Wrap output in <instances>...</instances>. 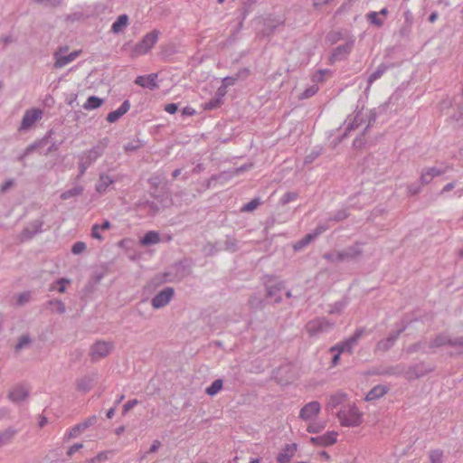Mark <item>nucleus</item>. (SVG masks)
<instances>
[{
  "instance_id": "1",
  "label": "nucleus",
  "mask_w": 463,
  "mask_h": 463,
  "mask_svg": "<svg viewBox=\"0 0 463 463\" xmlns=\"http://www.w3.org/2000/svg\"><path fill=\"white\" fill-rule=\"evenodd\" d=\"M336 416L343 426L356 427L362 423V413L354 404L341 409Z\"/></svg>"
},
{
  "instance_id": "2",
  "label": "nucleus",
  "mask_w": 463,
  "mask_h": 463,
  "mask_svg": "<svg viewBox=\"0 0 463 463\" xmlns=\"http://www.w3.org/2000/svg\"><path fill=\"white\" fill-rule=\"evenodd\" d=\"M160 32L156 29L147 33L140 42L132 49V56H139L147 53L156 43Z\"/></svg>"
},
{
  "instance_id": "3",
  "label": "nucleus",
  "mask_w": 463,
  "mask_h": 463,
  "mask_svg": "<svg viewBox=\"0 0 463 463\" xmlns=\"http://www.w3.org/2000/svg\"><path fill=\"white\" fill-rule=\"evenodd\" d=\"M109 138L104 137L100 139L96 146H94L90 150L83 152L81 155L79 156L80 159H83L84 162L88 163L89 165H90L92 163H94L99 156H102L105 149L107 148L109 145Z\"/></svg>"
},
{
  "instance_id": "4",
  "label": "nucleus",
  "mask_w": 463,
  "mask_h": 463,
  "mask_svg": "<svg viewBox=\"0 0 463 463\" xmlns=\"http://www.w3.org/2000/svg\"><path fill=\"white\" fill-rule=\"evenodd\" d=\"M365 334V329L364 327L357 328L354 335H351L348 339L345 341L337 344L334 346H332L329 351L331 353L334 352H339L344 353L347 352L349 354L353 353V347L357 344L358 340Z\"/></svg>"
},
{
  "instance_id": "5",
  "label": "nucleus",
  "mask_w": 463,
  "mask_h": 463,
  "mask_svg": "<svg viewBox=\"0 0 463 463\" xmlns=\"http://www.w3.org/2000/svg\"><path fill=\"white\" fill-rule=\"evenodd\" d=\"M272 278L267 276L264 281L266 288V298H273L274 303L279 304L282 301L280 292L284 289V282L279 281L274 284L271 283Z\"/></svg>"
},
{
  "instance_id": "6",
  "label": "nucleus",
  "mask_w": 463,
  "mask_h": 463,
  "mask_svg": "<svg viewBox=\"0 0 463 463\" xmlns=\"http://www.w3.org/2000/svg\"><path fill=\"white\" fill-rule=\"evenodd\" d=\"M334 323H330L326 318H317L309 321L306 325V330L310 336L317 335L318 334L326 332L328 329L332 328Z\"/></svg>"
},
{
  "instance_id": "7",
  "label": "nucleus",
  "mask_w": 463,
  "mask_h": 463,
  "mask_svg": "<svg viewBox=\"0 0 463 463\" xmlns=\"http://www.w3.org/2000/svg\"><path fill=\"white\" fill-rule=\"evenodd\" d=\"M431 371L432 368L428 367L424 362H420L418 364L410 365L409 367L405 366L404 377L411 382L415 379L423 377Z\"/></svg>"
},
{
  "instance_id": "8",
  "label": "nucleus",
  "mask_w": 463,
  "mask_h": 463,
  "mask_svg": "<svg viewBox=\"0 0 463 463\" xmlns=\"http://www.w3.org/2000/svg\"><path fill=\"white\" fill-rule=\"evenodd\" d=\"M113 345L106 341H98L90 346V355L92 362L106 357L112 350Z\"/></svg>"
},
{
  "instance_id": "9",
  "label": "nucleus",
  "mask_w": 463,
  "mask_h": 463,
  "mask_svg": "<svg viewBox=\"0 0 463 463\" xmlns=\"http://www.w3.org/2000/svg\"><path fill=\"white\" fill-rule=\"evenodd\" d=\"M175 295V290L171 287L165 288L159 291L152 299L151 305L154 308H161L166 306Z\"/></svg>"
},
{
  "instance_id": "10",
  "label": "nucleus",
  "mask_w": 463,
  "mask_h": 463,
  "mask_svg": "<svg viewBox=\"0 0 463 463\" xmlns=\"http://www.w3.org/2000/svg\"><path fill=\"white\" fill-rule=\"evenodd\" d=\"M42 116L43 111L40 109H32L26 110L23 116L19 131L28 130L34 125L37 120L42 118Z\"/></svg>"
},
{
  "instance_id": "11",
  "label": "nucleus",
  "mask_w": 463,
  "mask_h": 463,
  "mask_svg": "<svg viewBox=\"0 0 463 463\" xmlns=\"http://www.w3.org/2000/svg\"><path fill=\"white\" fill-rule=\"evenodd\" d=\"M405 329L406 326H403L399 330L391 332L387 338L378 341L375 345V352L380 351L384 353L389 351L394 345L396 340Z\"/></svg>"
},
{
  "instance_id": "12",
  "label": "nucleus",
  "mask_w": 463,
  "mask_h": 463,
  "mask_svg": "<svg viewBox=\"0 0 463 463\" xmlns=\"http://www.w3.org/2000/svg\"><path fill=\"white\" fill-rule=\"evenodd\" d=\"M354 45V40L349 39L345 44L339 45L336 48H335L330 56L331 63L346 59L348 54L353 50Z\"/></svg>"
},
{
  "instance_id": "13",
  "label": "nucleus",
  "mask_w": 463,
  "mask_h": 463,
  "mask_svg": "<svg viewBox=\"0 0 463 463\" xmlns=\"http://www.w3.org/2000/svg\"><path fill=\"white\" fill-rule=\"evenodd\" d=\"M98 379L96 373L86 374L76 380L75 385L78 392L86 393L90 392L95 385Z\"/></svg>"
},
{
  "instance_id": "14",
  "label": "nucleus",
  "mask_w": 463,
  "mask_h": 463,
  "mask_svg": "<svg viewBox=\"0 0 463 463\" xmlns=\"http://www.w3.org/2000/svg\"><path fill=\"white\" fill-rule=\"evenodd\" d=\"M43 225V221L42 220H34L30 224L24 228L19 235V239L21 241H25L33 239L36 234L42 232V227Z\"/></svg>"
},
{
  "instance_id": "15",
  "label": "nucleus",
  "mask_w": 463,
  "mask_h": 463,
  "mask_svg": "<svg viewBox=\"0 0 463 463\" xmlns=\"http://www.w3.org/2000/svg\"><path fill=\"white\" fill-rule=\"evenodd\" d=\"M98 421V417L96 415H92L89 417L84 421L76 424L66 435L68 439H75L80 436L81 432L87 430L89 427L93 426Z\"/></svg>"
},
{
  "instance_id": "16",
  "label": "nucleus",
  "mask_w": 463,
  "mask_h": 463,
  "mask_svg": "<svg viewBox=\"0 0 463 463\" xmlns=\"http://www.w3.org/2000/svg\"><path fill=\"white\" fill-rule=\"evenodd\" d=\"M321 410L320 403L317 401L307 403L299 411V418L303 420H311Z\"/></svg>"
},
{
  "instance_id": "17",
  "label": "nucleus",
  "mask_w": 463,
  "mask_h": 463,
  "mask_svg": "<svg viewBox=\"0 0 463 463\" xmlns=\"http://www.w3.org/2000/svg\"><path fill=\"white\" fill-rule=\"evenodd\" d=\"M361 245V242H355L353 245L340 250V257L342 261H351L359 258L363 254Z\"/></svg>"
},
{
  "instance_id": "18",
  "label": "nucleus",
  "mask_w": 463,
  "mask_h": 463,
  "mask_svg": "<svg viewBox=\"0 0 463 463\" xmlns=\"http://www.w3.org/2000/svg\"><path fill=\"white\" fill-rule=\"evenodd\" d=\"M53 131L52 129L49 130L46 135L41 138L40 140L38 141H35L33 142V144L29 145L25 150L24 151V153L18 157V160L19 161H24V159L29 156L30 154H32L33 151H35L36 149L40 148V147H43V146H45L48 141H49V138L52 137Z\"/></svg>"
},
{
  "instance_id": "19",
  "label": "nucleus",
  "mask_w": 463,
  "mask_h": 463,
  "mask_svg": "<svg viewBox=\"0 0 463 463\" xmlns=\"http://www.w3.org/2000/svg\"><path fill=\"white\" fill-rule=\"evenodd\" d=\"M80 53V51H74L68 55L60 54V52H55L53 57L55 59L54 68H62L68 63L73 61Z\"/></svg>"
},
{
  "instance_id": "20",
  "label": "nucleus",
  "mask_w": 463,
  "mask_h": 463,
  "mask_svg": "<svg viewBox=\"0 0 463 463\" xmlns=\"http://www.w3.org/2000/svg\"><path fill=\"white\" fill-rule=\"evenodd\" d=\"M157 79V73H151L145 76H137L135 80V83L143 88H147L154 90L158 88L156 80Z\"/></svg>"
},
{
  "instance_id": "21",
  "label": "nucleus",
  "mask_w": 463,
  "mask_h": 463,
  "mask_svg": "<svg viewBox=\"0 0 463 463\" xmlns=\"http://www.w3.org/2000/svg\"><path fill=\"white\" fill-rule=\"evenodd\" d=\"M337 433L335 431H328L323 435L312 437L310 441L313 444L320 446H329L336 441Z\"/></svg>"
},
{
  "instance_id": "22",
  "label": "nucleus",
  "mask_w": 463,
  "mask_h": 463,
  "mask_svg": "<svg viewBox=\"0 0 463 463\" xmlns=\"http://www.w3.org/2000/svg\"><path fill=\"white\" fill-rule=\"evenodd\" d=\"M130 109V103H129V100L128 99H126L121 105L120 107L114 110V111H111L108 114L107 116V120L109 122V123H114L116 122L117 120H118L123 115H125Z\"/></svg>"
},
{
  "instance_id": "23",
  "label": "nucleus",
  "mask_w": 463,
  "mask_h": 463,
  "mask_svg": "<svg viewBox=\"0 0 463 463\" xmlns=\"http://www.w3.org/2000/svg\"><path fill=\"white\" fill-rule=\"evenodd\" d=\"M28 395L29 392L24 387L17 385L8 393V399L13 402L18 403L24 401Z\"/></svg>"
},
{
  "instance_id": "24",
  "label": "nucleus",
  "mask_w": 463,
  "mask_h": 463,
  "mask_svg": "<svg viewBox=\"0 0 463 463\" xmlns=\"http://www.w3.org/2000/svg\"><path fill=\"white\" fill-rule=\"evenodd\" d=\"M443 174V170H439L436 167H429L421 172L420 180L422 184H429L434 177L439 176Z\"/></svg>"
},
{
  "instance_id": "25",
  "label": "nucleus",
  "mask_w": 463,
  "mask_h": 463,
  "mask_svg": "<svg viewBox=\"0 0 463 463\" xmlns=\"http://www.w3.org/2000/svg\"><path fill=\"white\" fill-rule=\"evenodd\" d=\"M394 67V64L393 63H391V64H386V63H381L377 69L375 70V71H373L372 74L369 75L368 79H367V90L371 87V85L378 79H380L385 72L388 69L390 68H393Z\"/></svg>"
},
{
  "instance_id": "26",
  "label": "nucleus",
  "mask_w": 463,
  "mask_h": 463,
  "mask_svg": "<svg viewBox=\"0 0 463 463\" xmlns=\"http://www.w3.org/2000/svg\"><path fill=\"white\" fill-rule=\"evenodd\" d=\"M297 450L296 444H287L285 448L277 456L278 463H287Z\"/></svg>"
},
{
  "instance_id": "27",
  "label": "nucleus",
  "mask_w": 463,
  "mask_h": 463,
  "mask_svg": "<svg viewBox=\"0 0 463 463\" xmlns=\"http://www.w3.org/2000/svg\"><path fill=\"white\" fill-rule=\"evenodd\" d=\"M129 18L126 14H120L117 20L112 24L110 31L113 33H122L128 25Z\"/></svg>"
},
{
  "instance_id": "28",
  "label": "nucleus",
  "mask_w": 463,
  "mask_h": 463,
  "mask_svg": "<svg viewBox=\"0 0 463 463\" xmlns=\"http://www.w3.org/2000/svg\"><path fill=\"white\" fill-rule=\"evenodd\" d=\"M405 364H399L392 366L385 367L377 372L380 375H394V376H404Z\"/></svg>"
},
{
  "instance_id": "29",
  "label": "nucleus",
  "mask_w": 463,
  "mask_h": 463,
  "mask_svg": "<svg viewBox=\"0 0 463 463\" xmlns=\"http://www.w3.org/2000/svg\"><path fill=\"white\" fill-rule=\"evenodd\" d=\"M387 387L383 385H376L371 389L365 396L366 401H374L383 397L387 392Z\"/></svg>"
},
{
  "instance_id": "30",
  "label": "nucleus",
  "mask_w": 463,
  "mask_h": 463,
  "mask_svg": "<svg viewBox=\"0 0 463 463\" xmlns=\"http://www.w3.org/2000/svg\"><path fill=\"white\" fill-rule=\"evenodd\" d=\"M451 338L445 334H439L435 336V338L430 343V348H437L444 345L450 346Z\"/></svg>"
},
{
  "instance_id": "31",
  "label": "nucleus",
  "mask_w": 463,
  "mask_h": 463,
  "mask_svg": "<svg viewBox=\"0 0 463 463\" xmlns=\"http://www.w3.org/2000/svg\"><path fill=\"white\" fill-rule=\"evenodd\" d=\"M16 433L17 430L13 427H9L4 431L0 432V447L10 443Z\"/></svg>"
},
{
  "instance_id": "32",
  "label": "nucleus",
  "mask_w": 463,
  "mask_h": 463,
  "mask_svg": "<svg viewBox=\"0 0 463 463\" xmlns=\"http://www.w3.org/2000/svg\"><path fill=\"white\" fill-rule=\"evenodd\" d=\"M114 180L106 174H101L99 182L96 185V190L99 193H104L109 184H113Z\"/></svg>"
},
{
  "instance_id": "33",
  "label": "nucleus",
  "mask_w": 463,
  "mask_h": 463,
  "mask_svg": "<svg viewBox=\"0 0 463 463\" xmlns=\"http://www.w3.org/2000/svg\"><path fill=\"white\" fill-rule=\"evenodd\" d=\"M279 24H274L271 20H267L263 23V28L259 32V36L269 37L274 33Z\"/></svg>"
},
{
  "instance_id": "34",
  "label": "nucleus",
  "mask_w": 463,
  "mask_h": 463,
  "mask_svg": "<svg viewBox=\"0 0 463 463\" xmlns=\"http://www.w3.org/2000/svg\"><path fill=\"white\" fill-rule=\"evenodd\" d=\"M160 237L159 234L156 232L150 231L147 232L140 240V243L142 245H153L159 242Z\"/></svg>"
},
{
  "instance_id": "35",
  "label": "nucleus",
  "mask_w": 463,
  "mask_h": 463,
  "mask_svg": "<svg viewBox=\"0 0 463 463\" xmlns=\"http://www.w3.org/2000/svg\"><path fill=\"white\" fill-rule=\"evenodd\" d=\"M250 309L262 310L265 307L264 300L257 294H252L248 300Z\"/></svg>"
},
{
  "instance_id": "36",
  "label": "nucleus",
  "mask_w": 463,
  "mask_h": 463,
  "mask_svg": "<svg viewBox=\"0 0 463 463\" xmlns=\"http://www.w3.org/2000/svg\"><path fill=\"white\" fill-rule=\"evenodd\" d=\"M242 74L244 75V77H247L249 74V71L247 69H243L242 71L237 72L234 76H227L223 78L222 85L226 88L233 86L236 83V81L241 77Z\"/></svg>"
},
{
  "instance_id": "37",
  "label": "nucleus",
  "mask_w": 463,
  "mask_h": 463,
  "mask_svg": "<svg viewBox=\"0 0 463 463\" xmlns=\"http://www.w3.org/2000/svg\"><path fill=\"white\" fill-rule=\"evenodd\" d=\"M32 343H33V340H32L30 335L24 334L19 337L18 342L14 346V351L16 353H18L21 350L29 347Z\"/></svg>"
},
{
  "instance_id": "38",
  "label": "nucleus",
  "mask_w": 463,
  "mask_h": 463,
  "mask_svg": "<svg viewBox=\"0 0 463 463\" xmlns=\"http://www.w3.org/2000/svg\"><path fill=\"white\" fill-rule=\"evenodd\" d=\"M104 100L97 96H90L83 105V108L87 110L99 108L103 104Z\"/></svg>"
},
{
  "instance_id": "39",
  "label": "nucleus",
  "mask_w": 463,
  "mask_h": 463,
  "mask_svg": "<svg viewBox=\"0 0 463 463\" xmlns=\"http://www.w3.org/2000/svg\"><path fill=\"white\" fill-rule=\"evenodd\" d=\"M345 396L346 395L345 393H336L332 395L329 399V402H327L326 409L333 410L336 408L337 406L343 403Z\"/></svg>"
},
{
  "instance_id": "40",
  "label": "nucleus",
  "mask_w": 463,
  "mask_h": 463,
  "mask_svg": "<svg viewBox=\"0 0 463 463\" xmlns=\"http://www.w3.org/2000/svg\"><path fill=\"white\" fill-rule=\"evenodd\" d=\"M83 191H84L83 186L76 185L73 188L69 189V190L63 192L61 194V198L62 200H67V199H70L71 197L79 196V195H80L83 193Z\"/></svg>"
},
{
  "instance_id": "41",
  "label": "nucleus",
  "mask_w": 463,
  "mask_h": 463,
  "mask_svg": "<svg viewBox=\"0 0 463 463\" xmlns=\"http://www.w3.org/2000/svg\"><path fill=\"white\" fill-rule=\"evenodd\" d=\"M223 385V382L222 379H216L214 380L210 386H208L205 390V392L209 396H214L216 393H218Z\"/></svg>"
},
{
  "instance_id": "42",
  "label": "nucleus",
  "mask_w": 463,
  "mask_h": 463,
  "mask_svg": "<svg viewBox=\"0 0 463 463\" xmlns=\"http://www.w3.org/2000/svg\"><path fill=\"white\" fill-rule=\"evenodd\" d=\"M360 112L356 114V116L354 118H351V116L347 118V125L345 128V132L343 134L341 138H344L347 136V132H350L355 128H357L360 125V122H358Z\"/></svg>"
},
{
  "instance_id": "43",
  "label": "nucleus",
  "mask_w": 463,
  "mask_h": 463,
  "mask_svg": "<svg viewBox=\"0 0 463 463\" xmlns=\"http://www.w3.org/2000/svg\"><path fill=\"white\" fill-rule=\"evenodd\" d=\"M315 240V235H312L311 233H308L305 235L301 240L298 241L294 245L293 249L296 251H298L307 246L312 241Z\"/></svg>"
},
{
  "instance_id": "44",
  "label": "nucleus",
  "mask_w": 463,
  "mask_h": 463,
  "mask_svg": "<svg viewBox=\"0 0 463 463\" xmlns=\"http://www.w3.org/2000/svg\"><path fill=\"white\" fill-rule=\"evenodd\" d=\"M115 455L114 450H106L99 452L96 457L91 458L89 463H95L96 461H107L111 460L112 457Z\"/></svg>"
},
{
  "instance_id": "45",
  "label": "nucleus",
  "mask_w": 463,
  "mask_h": 463,
  "mask_svg": "<svg viewBox=\"0 0 463 463\" xmlns=\"http://www.w3.org/2000/svg\"><path fill=\"white\" fill-rule=\"evenodd\" d=\"M31 300V292L30 291H24L17 295L16 297V303L15 305L17 307H23L29 303Z\"/></svg>"
},
{
  "instance_id": "46",
  "label": "nucleus",
  "mask_w": 463,
  "mask_h": 463,
  "mask_svg": "<svg viewBox=\"0 0 463 463\" xmlns=\"http://www.w3.org/2000/svg\"><path fill=\"white\" fill-rule=\"evenodd\" d=\"M224 250L230 252H235L238 250V241L236 239L227 236L224 241Z\"/></svg>"
},
{
  "instance_id": "47",
  "label": "nucleus",
  "mask_w": 463,
  "mask_h": 463,
  "mask_svg": "<svg viewBox=\"0 0 463 463\" xmlns=\"http://www.w3.org/2000/svg\"><path fill=\"white\" fill-rule=\"evenodd\" d=\"M340 255V250H334L325 253L323 257L332 263H338L343 262Z\"/></svg>"
},
{
  "instance_id": "48",
  "label": "nucleus",
  "mask_w": 463,
  "mask_h": 463,
  "mask_svg": "<svg viewBox=\"0 0 463 463\" xmlns=\"http://www.w3.org/2000/svg\"><path fill=\"white\" fill-rule=\"evenodd\" d=\"M349 213L346 209L338 210L333 216L328 218V222H341L348 218Z\"/></svg>"
},
{
  "instance_id": "49",
  "label": "nucleus",
  "mask_w": 463,
  "mask_h": 463,
  "mask_svg": "<svg viewBox=\"0 0 463 463\" xmlns=\"http://www.w3.org/2000/svg\"><path fill=\"white\" fill-rule=\"evenodd\" d=\"M260 204V198H254L252 199L250 202H249L248 203L244 204L241 211V212H252L253 210H255L259 205Z\"/></svg>"
},
{
  "instance_id": "50",
  "label": "nucleus",
  "mask_w": 463,
  "mask_h": 463,
  "mask_svg": "<svg viewBox=\"0 0 463 463\" xmlns=\"http://www.w3.org/2000/svg\"><path fill=\"white\" fill-rule=\"evenodd\" d=\"M368 21L376 25L377 27H381L383 24V20L378 17V13L371 12L367 14Z\"/></svg>"
},
{
  "instance_id": "51",
  "label": "nucleus",
  "mask_w": 463,
  "mask_h": 463,
  "mask_svg": "<svg viewBox=\"0 0 463 463\" xmlns=\"http://www.w3.org/2000/svg\"><path fill=\"white\" fill-rule=\"evenodd\" d=\"M318 91V87L317 85H312L306 89L299 96V99H308L312 96H314Z\"/></svg>"
},
{
  "instance_id": "52",
  "label": "nucleus",
  "mask_w": 463,
  "mask_h": 463,
  "mask_svg": "<svg viewBox=\"0 0 463 463\" xmlns=\"http://www.w3.org/2000/svg\"><path fill=\"white\" fill-rule=\"evenodd\" d=\"M425 345H426L425 341H419L417 343H414V344L409 345L406 349V352L408 354L417 353L420 350L423 349L425 347Z\"/></svg>"
},
{
  "instance_id": "53",
  "label": "nucleus",
  "mask_w": 463,
  "mask_h": 463,
  "mask_svg": "<svg viewBox=\"0 0 463 463\" xmlns=\"http://www.w3.org/2000/svg\"><path fill=\"white\" fill-rule=\"evenodd\" d=\"M48 305L49 306H55L56 307V311L59 314H64L65 311H66V307H65L64 303L61 300H60V299H52V300L48 301Z\"/></svg>"
},
{
  "instance_id": "54",
  "label": "nucleus",
  "mask_w": 463,
  "mask_h": 463,
  "mask_svg": "<svg viewBox=\"0 0 463 463\" xmlns=\"http://www.w3.org/2000/svg\"><path fill=\"white\" fill-rule=\"evenodd\" d=\"M298 197V194L297 192H288L282 196V198L280 199V203L282 204H287L290 202L297 200Z\"/></svg>"
},
{
  "instance_id": "55",
  "label": "nucleus",
  "mask_w": 463,
  "mask_h": 463,
  "mask_svg": "<svg viewBox=\"0 0 463 463\" xmlns=\"http://www.w3.org/2000/svg\"><path fill=\"white\" fill-rule=\"evenodd\" d=\"M326 427L325 422H313L308 425L307 431L309 433H318Z\"/></svg>"
},
{
  "instance_id": "56",
  "label": "nucleus",
  "mask_w": 463,
  "mask_h": 463,
  "mask_svg": "<svg viewBox=\"0 0 463 463\" xmlns=\"http://www.w3.org/2000/svg\"><path fill=\"white\" fill-rule=\"evenodd\" d=\"M443 451L440 449H435L430 453V463H439L442 460Z\"/></svg>"
},
{
  "instance_id": "57",
  "label": "nucleus",
  "mask_w": 463,
  "mask_h": 463,
  "mask_svg": "<svg viewBox=\"0 0 463 463\" xmlns=\"http://www.w3.org/2000/svg\"><path fill=\"white\" fill-rule=\"evenodd\" d=\"M86 250V244L83 241H77L71 248V252L75 255L82 253Z\"/></svg>"
},
{
  "instance_id": "58",
  "label": "nucleus",
  "mask_w": 463,
  "mask_h": 463,
  "mask_svg": "<svg viewBox=\"0 0 463 463\" xmlns=\"http://www.w3.org/2000/svg\"><path fill=\"white\" fill-rule=\"evenodd\" d=\"M320 155V150H314L308 155H307L304 158V164H311L315 159H317Z\"/></svg>"
},
{
  "instance_id": "59",
  "label": "nucleus",
  "mask_w": 463,
  "mask_h": 463,
  "mask_svg": "<svg viewBox=\"0 0 463 463\" xmlns=\"http://www.w3.org/2000/svg\"><path fill=\"white\" fill-rule=\"evenodd\" d=\"M176 273L180 275V278H184L190 274V269H188L182 263H178L175 265Z\"/></svg>"
},
{
  "instance_id": "60",
  "label": "nucleus",
  "mask_w": 463,
  "mask_h": 463,
  "mask_svg": "<svg viewBox=\"0 0 463 463\" xmlns=\"http://www.w3.org/2000/svg\"><path fill=\"white\" fill-rule=\"evenodd\" d=\"M140 146H141V144L139 141L130 142V143H128L127 145H125L124 149L127 152H134L137 149H138Z\"/></svg>"
},
{
  "instance_id": "61",
  "label": "nucleus",
  "mask_w": 463,
  "mask_h": 463,
  "mask_svg": "<svg viewBox=\"0 0 463 463\" xmlns=\"http://www.w3.org/2000/svg\"><path fill=\"white\" fill-rule=\"evenodd\" d=\"M138 403V401L136 399L129 400L123 406V414H126L128 411H129L131 409L134 408Z\"/></svg>"
},
{
  "instance_id": "62",
  "label": "nucleus",
  "mask_w": 463,
  "mask_h": 463,
  "mask_svg": "<svg viewBox=\"0 0 463 463\" xmlns=\"http://www.w3.org/2000/svg\"><path fill=\"white\" fill-rule=\"evenodd\" d=\"M103 277H104V273L102 271H99V272L95 271V272H93L90 282L92 283L93 285H96L100 282V280L103 279Z\"/></svg>"
},
{
  "instance_id": "63",
  "label": "nucleus",
  "mask_w": 463,
  "mask_h": 463,
  "mask_svg": "<svg viewBox=\"0 0 463 463\" xmlns=\"http://www.w3.org/2000/svg\"><path fill=\"white\" fill-rule=\"evenodd\" d=\"M14 184V182L13 179H8L7 181H5L2 185H1V188H0V193L1 194H5L11 187H13Z\"/></svg>"
},
{
  "instance_id": "64",
  "label": "nucleus",
  "mask_w": 463,
  "mask_h": 463,
  "mask_svg": "<svg viewBox=\"0 0 463 463\" xmlns=\"http://www.w3.org/2000/svg\"><path fill=\"white\" fill-rule=\"evenodd\" d=\"M327 39L332 43H336L337 41L343 39V36H342V33H339V32H333V33H330L328 35H327Z\"/></svg>"
}]
</instances>
